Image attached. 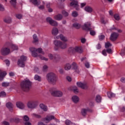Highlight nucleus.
I'll return each instance as SVG.
<instances>
[{
    "label": "nucleus",
    "instance_id": "34",
    "mask_svg": "<svg viewBox=\"0 0 125 125\" xmlns=\"http://www.w3.org/2000/svg\"><path fill=\"white\" fill-rule=\"evenodd\" d=\"M107 96L109 98H112V97H115V96H116V95L114 93L108 92H107Z\"/></svg>",
    "mask_w": 125,
    "mask_h": 125
},
{
    "label": "nucleus",
    "instance_id": "56",
    "mask_svg": "<svg viewBox=\"0 0 125 125\" xmlns=\"http://www.w3.org/2000/svg\"><path fill=\"white\" fill-rule=\"evenodd\" d=\"M85 67H86V68H89V67H90V65L89 64V62H86L85 63Z\"/></svg>",
    "mask_w": 125,
    "mask_h": 125
},
{
    "label": "nucleus",
    "instance_id": "23",
    "mask_svg": "<svg viewBox=\"0 0 125 125\" xmlns=\"http://www.w3.org/2000/svg\"><path fill=\"white\" fill-rule=\"evenodd\" d=\"M59 33V31H58V28L56 27L53 28L52 30V34L53 35V36H57Z\"/></svg>",
    "mask_w": 125,
    "mask_h": 125
},
{
    "label": "nucleus",
    "instance_id": "8",
    "mask_svg": "<svg viewBox=\"0 0 125 125\" xmlns=\"http://www.w3.org/2000/svg\"><path fill=\"white\" fill-rule=\"evenodd\" d=\"M90 26V23L89 22H86L83 26V30L90 31V35H91V36H94L96 33L94 30H91V28L89 27Z\"/></svg>",
    "mask_w": 125,
    "mask_h": 125
},
{
    "label": "nucleus",
    "instance_id": "25",
    "mask_svg": "<svg viewBox=\"0 0 125 125\" xmlns=\"http://www.w3.org/2000/svg\"><path fill=\"white\" fill-rule=\"evenodd\" d=\"M84 10L86 12H88V13H91L93 11L92 8L89 6H87L84 8Z\"/></svg>",
    "mask_w": 125,
    "mask_h": 125
},
{
    "label": "nucleus",
    "instance_id": "11",
    "mask_svg": "<svg viewBox=\"0 0 125 125\" xmlns=\"http://www.w3.org/2000/svg\"><path fill=\"white\" fill-rule=\"evenodd\" d=\"M76 84L78 87H80L82 89H87L88 86L85 82H78Z\"/></svg>",
    "mask_w": 125,
    "mask_h": 125
},
{
    "label": "nucleus",
    "instance_id": "48",
    "mask_svg": "<svg viewBox=\"0 0 125 125\" xmlns=\"http://www.w3.org/2000/svg\"><path fill=\"white\" fill-rule=\"evenodd\" d=\"M48 69V66L46 65H44L42 67V71L43 72H46V70Z\"/></svg>",
    "mask_w": 125,
    "mask_h": 125
},
{
    "label": "nucleus",
    "instance_id": "18",
    "mask_svg": "<svg viewBox=\"0 0 125 125\" xmlns=\"http://www.w3.org/2000/svg\"><path fill=\"white\" fill-rule=\"evenodd\" d=\"M54 19L57 20V21H61L63 19V15L61 14H58L54 16Z\"/></svg>",
    "mask_w": 125,
    "mask_h": 125
},
{
    "label": "nucleus",
    "instance_id": "41",
    "mask_svg": "<svg viewBox=\"0 0 125 125\" xmlns=\"http://www.w3.org/2000/svg\"><path fill=\"white\" fill-rule=\"evenodd\" d=\"M17 0H11L10 3L13 6H15L16 5V1Z\"/></svg>",
    "mask_w": 125,
    "mask_h": 125
},
{
    "label": "nucleus",
    "instance_id": "13",
    "mask_svg": "<svg viewBox=\"0 0 125 125\" xmlns=\"http://www.w3.org/2000/svg\"><path fill=\"white\" fill-rule=\"evenodd\" d=\"M55 119V117L53 115H49L47 116L44 119V122L46 124L49 123L50 121H52V120H54Z\"/></svg>",
    "mask_w": 125,
    "mask_h": 125
},
{
    "label": "nucleus",
    "instance_id": "22",
    "mask_svg": "<svg viewBox=\"0 0 125 125\" xmlns=\"http://www.w3.org/2000/svg\"><path fill=\"white\" fill-rule=\"evenodd\" d=\"M5 76H6V72H2L1 70H0V81H3Z\"/></svg>",
    "mask_w": 125,
    "mask_h": 125
},
{
    "label": "nucleus",
    "instance_id": "39",
    "mask_svg": "<svg viewBox=\"0 0 125 125\" xmlns=\"http://www.w3.org/2000/svg\"><path fill=\"white\" fill-rule=\"evenodd\" d=\"M10 83L9 82H3L2 83V86L4 87H6L7 86H9Z\"/></svg>",
    "mask_w": 125,
    "mask_h": 125
},
{
    "label": "nucleus",
    "instance_id": "49",
    "mask_svg": "<svg viewBox=\"0 0 125 125\" xmlns=\"http://www.w3.org/2000/svg\"><path fill=\"white\" fill-rule=\"evenodd\" d=\"M19 121H20V119H19L18 118H16L15 119H11L10 120V122H16V123H18Z\"/></svg>",
    "mask_w": 125,
    "mask_h": 125
},
{
    "label": "nucleus",
    "instance_id": "5",
    "mask_svg": "<svg viewBox=\"0 0 125 125\" xmlns=\"http://www.w3.org/2000/svg\"><path fill=\"white\" fill-rule=\"evenodd\" d=\"M50 92L51 95L55 97H62L63 96V92L55 88L51 89Z\"/></svg>",
    "mask_w": 125,
    "mask_h": 125
},
{
    "label": "nucleus",
    "instance_id": "33",
    "mask_svg": "<svg viewBox=\"0 0 125 125\" xmlns=\"http://www.w3.org/2000/svg\"><path fill=\"white\" fill-rule=\"evenodd\" d=\"M50 24H51V26H54L55 27H56V26H58V23L57 22V21L53 20L52 21V22H51V23H50Z\"/></svg>",
    "mask_w": 125,
    "mask_h": 125
},
{
    "label": "nucleus",
    "instance_id": "35",
    "mask_svg": "<svg viewBox=\"0 0 125 125\" xmlns=\"http://www.w3.org/2000/svg\"><path fill=\"white\" fill-rule=\"evenodd\" d=\"M101 100H102L101 96H100V95H97L96 97V102H97L98 103H100V102H101Z\"/></svg>",
    "mask_w": 125,
    "mask_h": 125
},
{
    "label": "nucleus",
    "instance_id": "38",
    "mask_svg": "<svg viewBox=\"0 0 125 125\" xmlns=\"http://www.w3.org/2000/svg\"><path fill=\"white\" fill-rule=\"evenodd\" d=\"M34 79L35 80V81H38V82H41V77L38 75H36L35 76Z\"/></svg>",
    "mask_w": 125,
    "mask_h": 125
},
{
    "label": "nucleus",
    "instance_id": "60",
    "mask_svg": "<svg viewBox=\"0 0 125 125\" xmlns=\"http://www.w3.org/2000/svg\"><path fill=\"white\" fill-rule=\"evenodd\" d=\"M2 124L4 125H9V123L7 121H3Z\"/></svg>",
    "mask_w": 125,
    "mask_h": 125
},
{
    "label": "nucleus",
    "instance_id": "15",
    "mask_svg": "<svg viewBox=\"0 0 125 125\" xmlns=\"http://www.w3.org/2000/svg\"><path fill=\"white\" fill-rule=\"evenodd\" d=\"M118 37H119V34L114 32L111 34L110 40L112 41H116L118 39Z\"/></svg>",
    "mask_w": 125,
    "mask_h": 125
},
{
    "label": "nucleus",
    "instance_id": "58",
    "mask_svg": "<svg viewBox=\"0 0 125 125\" xmlns=\"http://www.w3.org/2000/svg\"><path fill=\"white\" fill-rule=\"evenodd\" d=\"M5 63H6V66L8 67L9 66V65H10V62L9 61H8V60H6L5 61Z\"/></svg>",
    "mask_w": 125,
    "mask_h": 125
},
{
    "label": "nucleus",
    "instance_id": "30",
    "mask_svg": "<svg viewBox=\"0 0 125 125\" xmlns=\"http://www.w3.org/2000/svg\"><path fill=\"white\" fill-rule=\"evenodd\" d=\"M33 43L38 42H39V38H38V36L37 35L34 34L33 36Z\"/></svg>",
    "mask_w": 125,
    "mask_h": 125
},
{
    "label": "nucleus",
    "instance_id": "9",
    "mask_svg": "<svg viewBox=\"0 0 125 125\" xmlns=\"http://www.w3.org/2000/svg\"><path fill=\"white\" fill-rule=\"evenodd\" d=\"M27 60V58L24 56H21L20 59L18 61V65L20 67H25V62Z\"/></svg>",
    "mask_w": 125,
    "mask_h": 125
},
{
    "label": "nucleus",
    "instance_id": "44",
    "mask_svg": "<svg viewBox=\"0 0 125 125\" xmlns=\"http://www.w3.org/2000/svg\"><path fill=\"white\" fill-rule=\"evenodd\" d=\"M73 91L74 92V93H78V92H79V88H77V86H74L73 87Z\"/></svg>",
    "mask_w": 125,
    "mask_h": 125
},
{
    "label": "nucleus",
    "instance_id": "14",
    "mask_svg": "<svg viewBox=\"0 0 125 125\" xmlns=\"http://www.w3.org/2000/svg\"><path fill=\"white\" fill-rule=\"evenodd\" d=\"M71 68L74 70L76 73H80V70H79V68L78 67V65L75 62H73L71 64Z\"/></svg>",
    "mask_w": 125,
    "mask_h": 125
},
{
    "label": "nucleus",
    "instance_id": "40",
    "mask_svg": "<svg viewBox=\"0 0 125 125\" xmlns=\"http://www.w3.org/2000/svg\"><path fill=\"white\" fill-rule=\"evenodd\" d=\"M23 121L24 122H28V121H29L30 120V118H29V116H27V115H24L23 118H22Z\"/></svg>",
    "mask_w": 125,
    "mask_h": 125
},
{
    "label": "nucleus",
    "instance_id": "10",
    "mask_svg": "<svg viewBox=\"0 0 125 125\" xmlns=\"http://www.w3.org/2000/svg\"><path fill=\"white\" fill-rule=\"evenodd\" d=\"M37 104H38V101L32 100L27 103V106L28 108H29L30 109H34L37 107Z\"/></svg>",
    "mask_w": 125,
    "mask_h": 125
},
{
    "label": "nucleus",
    "instance_id": "59",
    "mask_svg": "<svg viewBox=\"0 0 125 125\" xmlns=\"http://www.w3.org/2000/svg\"><path fill=\"white\" fill-rule=\"evenodd\" d=\"M104 38H105V36H104V35L99 36V39L100 41H102Z\"/></svg>",
    "mask_w": 125,
    "mask_h": 125
},
{
    "label": "nucleus",
    "instance_id": "17",
    "mask_svg": "<svg viewBox=\"0 0 125 125\" xmlns=\"http://www.w3.org/2000/svg\"><path fill=\"white\" fill-rule=\"evenodd\" d=\"M17 107L21 110L25 108V104L22 102H18L16 103Z\"/></svg>",
    "mask_w": 125,
    "mask_h": 125
},
{
    "label": "nucleus",
    "instance_id": "50",
    "mask_svg": "<svg viewBox=\"0 0 125 125\" xmlns=\"http://www.w3.org/2000/svg\"><path fill=\"white\" fill-rule=\"evenodd\" d=\"M78 15V12H77L76 11H73L72 13V16H73V17H77Z\"/></svg>",
    "mask_w": 125,
    "mask_h": 125
},
{
    "label": "nucleus",
    "instance_id": "62",
    "mask_svg": "<svg viewBox=\"0 0 125 125\" xmlns=\"http://www.w3.org/2000/svg\"><path fill=\"white\" fill-rule=\"evenodd\" d=\"M66 80H67L68 82H71V81H72V78H71V77H70V76H67V77H66Z\"/></svg>",
    "mask_w": 125,
    "mask_h": 125
},
{
    "label": "nucleus",
    "instance_id": "12",
    "mask_svg": "<svg viewBox=\"0 0 125 125\" xmlns=\"http://www.w3.org/2000/svg\"><path fill=\"white\" fill-rule=\"evenodd\" d=\"M72 2L70 3V6L76 8V10H79V3L76 0H70Z\"/></svg>",
    "mask_w": 125,
    "mask_h": 125
},
{
    "label": "nucleus",
    "instance_id": "37",
    "mask_svg": "<svg viewBox=\"0 0 125 125\" xmlns=\"http://www.w3.org/2000/svg\"><path fill=\"white\" fill-rule=\"evenodd\" d=\"M32 117H33L34 118H37V119H40L42 118V116L41 115L37 114L36 113H32L31 114Z\"/></svg>",
    "mask_w": 125,
    "mask_h": 125
},
{
    "label": "nucleus",
    "instance_id": "42",
    "mask_svg": "<svg viewBox=\"0 0 125 125\" xmlns=\"http://www.w3.org/2000/svg\"><path fill=\"white\" fill-rule=\"evenodd\" d=\"M6 96V93L4 91L0 92V97H5Z\"/></svg>",
    "mask_w": 125,
    "mask_h": 125
},
{
    "label": "nucleus",
    "instance_id": "52",
    "mask_svg": "<svg viewBox=\"0 0 125 125\" xmlns=\"http://www.w3.org/2000/svg\"><path fill=\"white\" fill-rule=\"evenodd\" d=\"M16 17L17 19H21L23 16L20 14H18L16 15Z\"/></svg>",
    "mask_w": 125,
    "mask_h": 125
},
{
    "label": "nucleus",
    "instance_id": "63",
    "mask_svg": "<svg viewBox=\"0 0 125 125\" xmlns=\"http://www.w3.org/2000/svg\"><path fill=\"white\" fill-rule=\"evenodd\" d=\"M25 125H32V123H31L30 122H27L24 123Z\"/></svg>",
    "mask_w": 125,
    "mask_h": 125
},
{
    "label": "nucleus",
    "instance_id": "7",
    "mask_svg": "<svg viewBox=\"0 0 125 125\" xmlns=\"http://www.w3.org/2000/svg\"><path fill=\"white\" fill-rule=\"evenodd\" d=\"M68 52L69 53H74V52L82 53L83 52V48L82 47H79L78 46L75 47H70L68 48Z\"/></svg>",
    "mask_w": 125,
    "mask_h": 125
},
{
    "label": "nucleus",
    "instance_id": "19",
    "mask_svg": "<svg viewBox=\"0 0 125 125\" xmlns=\"http://www.w3.org/2000/svg\"><path fill=\"white\" fill-rule=\"evenodd\" d=\"M7 45H8L12 50H17L18 49V46L14 44L8 43Z\"/></svg>",
    "mask_w": 125,
    "mask_h": 125
},
{
    "label": "nucleus",
    "instance_id": "27",
    "mask_svg": "<svg viewBox=\"0 0 125 125\" xmlns=\"http://www.w3.org/2000/svg\"><path fill=\"white\" fill-rule=\"evenodd\" d=\"M60 40L62 42H66L68 41V38H67V37L64 36L62 34L60 35Z\"/></svg>",
    "mask_w": 125,
    "mask_h": 125
},
{
    "label": "nucleus",
    "instance_id": "55",
    "mask_svg": "<svg viewBox=\"0 0 125 125\" xmlns=\"http://www.w3.org/2000/svg\"><path fill=\"white\" fill-rule=\"evenodd\" d=\"M106 52L109 54H111L113 53V51L111 49L108 48L106 50Z\"/></svg>",
    "mask_w": 125,
    "mask_h": 125
},
{
    "label": "nucleus",
    "instance_id": "29",
    "mask_svg": "<svg viewBox=\"0 0 125 125\" xmlns=\"http://www.w3.org/2000/svg\"><path fill=\"white\" fill-rule=\"evenodd\" d=\"M73 26L74 27L75 29H80L82 27V25L78 22H75L73 24Z\"/></svg>",
    "mask_w": 125,
    "mask_h": 125
},
{
    "label": "nucleus",
    "instance_id": "16",
    "mask_svg": "<svg viewBox=\"0 0 125 125\" xmlns=\"http://www.w3.org/2000/svg\"><path fill=\"white\" fill-rule=\"evenodd\" d=\"M48 57L49 59L52 60V59H60V56L57 54H54V55L51 54H49Z\"/></svg>",
    "mask_w": 125,
    "mask_h": 125
},
{
    "label": "nucleus",
    "instance_id": "20",
    "mask_svg": "<svg viewBox=\"0 0 125 125\" xmlns=\"http://www.w3.org/2000/svg\"><path fill=\"white\" fill-rule=\"evenodd\" d=\"M73 102L74 103H75V104H77V103H79V102L80 101V98L78 97V96H73L71 98Z\"/></svg>",
    "mask_w": 125,
    "mask_h": 125
},
{
    "label": "nucleus",
    "instance_id": "32",
    "mask_svg": "<svg viewBox=\"0 0 125 125\" xmlns=\"http://www.w3.org/2000/svg\"><path fill=\"white\" fill-rule=\"evenodd\" d=\"M12 19L10 17H7L4 19V22L5 23H11Z\"/></svg>",
    "mask_w": 125,
    "mask_h": 125
},
{
    "label": "nucleus",
    "instance_id": "51",
    "mask_svg": "<svg viewBox=\"0 0 125 125\" xmlns=\"http://www.w3.org/2000/svg\"><path fill=\"white\" fill-rule=\"evenodd\" d=\"M101 22L103 23V24H106V23H108V20H105V19H101Z\"/></svg>",
    "mask_w": 125,
    "mask_h": 125
},
{
    "label": "nucleus",
    "instance_id": "31",
    "mask_svg": "<svg viewBox=\"0 0 125 125\" xmlns=\"http://www.w3.org/2000/svg\"><path fill=\"white\" fill-rule=\"evenodd\" d=\"M6 106L7 108H8L9 110H11L12 109V107H13V104H11V103H7L6 104Z\"/></svg>",
    "mask_w": 125,
    "mask_h": 125
},
{
    "label": "nucleus",
    "instance_id": "45",
    "mask_svg": "<svg viewBox=\"0 0 125 125\" xmlns=\"http://www.w3.org/2000/svg\"><path fill=\"white\" fill-rule=\"evenodd\" d=\"M46 21L48 22V23H49V24H51V22L53 20L50 17H48L46 18Z\"/></svg>",
    "mask_w": 125,
    "mask_h": 125
},
{
    "label": "nucleus",
    "instance_id": "21",
    "mask_svg": "<svg viewBox=\"0 0 125 125\" xmlns=\"http://www.w3.org/2000/svg\"><path fill=\"white\" fill-rule=\"evenodd\" d=\"M30 2H31L34 5L39 6L41 4V1L38 0H29Z\"/></svg>",
    "mask_w": 125,
    "mask_h": 125
},
{
    "label": "nucleus",
    "instance_id": "46",
    "mask_svg": "<svg viewBox=\"0 0 125 125\" xmlns=\"http://www.w3.org/2000/svg\"><path fill=\"white\" fill-rule=\"evenodd\" d=\"M114 18L115 19V20H117V21H119L120 20V16L118 15V14H116L114 15Z\"/></svg>",
    "mask_w": 125,
    "mask_h": 125
},
{
    "label": "nucleus",
    "instance_id": "53",
    "mask_svg": "<svg viewBox=\"0 0 125 125\" xmlns=\"http://www.w3.org/2000/svg\"><path fill=\"white\" fill-rule=\"evenodd\" d=\"M62 14H63V15H64V16H65V17L68 16V15H69V13L66 12V11H62Z\"/></svg>",
    "mask_w": 125,
    "mask_h": 125
},
{
    "label": "nucleus",
    "instance_id": "2",
    "mask_svg": "<svg viewBox=\"0 0 125 125\" xmlns=\"http://www.w3.org/2000/svg\"><path fill=\"white\" fill-rule=\"evenodd\" d=\"M54 44L55 45L54 49L55 50H58L59 48H61V49H65V48L67 47V43L62 42V41L59 40L54 41Z\"/></svg>",
    "mask_w": 125,
    "mask_h": 125
},
{
    "label": "nucleus",
    "instance_id": "54",
    "mask_svg": "<svg viewBox=\"0 0 125 125\" xmlns=\"http://www.w3.org/2000/svg\"><path fill=\"white\" fill-rule=\"evenodd\" d=\"M111 31H113V30H117V31L118 32V33H121L122 30H120V29H118L117 28H116V27H112L110 28Z\"/></svg>",
    "mask_w": 125,
    "mask_h": 125
},
{
    "label": "nucleus",
    "instance_id": "64",
    "mask_svg": "<svg viewBox=\"0 0 125 125\" xmlns=\"http://www.w3.org/2000/svg\"><path fill=\"white\" fill-rule=\"evenodd\" d=\"M121 82L122 83H125V78L122 77V78L121 79Z\"/></svg>",
    "mask_w": 125,
    "mask_h": 125
},
{
    "label": "nucleus",
    "instance_id": "1",
    "mask_svg": "<svg viewBox=\"0 0 125 125\" xmlns=\"http://www.w3.org/2000/svg\"><path fill=\"white\" fill-rule=\"evenodd\" d=\"M30 51L31 52L32 56L33 57H39L41 60H44V61H48V59L42 56V55H39L36 52H39V53H42L43 55H44V52L42 51V48H39L38 49L34 47H31L29 48Z\"/></svg>",
    "mask_w": 125,
    "mask_h": 125
},
{
    "label": "nucleus",
    "instance_id": "47",
    "mask_svg": "<svg viewBox=\"0 0 125 125\" xmlns=\"http://www.w3.org/2000/svg\"><path fill=\"white\" fill-rule=\"evenodd\" d=\"M4 10H5L4 6H3V5H2V4L0 3V11H4Z\"/></svg>",
    "mask_w": 125,
    "mask_h": 125
},
{
    "label": "nucleus",
    "instance_id": "4",
    "mask_svg": "<svg viewBox=\"0 0 125 125\" xmlns=\"http://www.w3.org/2000/svg\"><path fill=\"white\" fill-rule=\"evenodd\" d=\"M31 83L29 79L24 80L21 84V87L24 91H28L31 88Z\"/></svg>",
    "mask_w": 125,
    "mask_h": 125
},
{
    "label": "nucleus",
    "instance_id": "24",
    "mask_svg": "<svg viewBox=\"0 0 125 125\" xmlns=\"http://www.w3.org/2000/svg\"><path fill=\"white\" fill-rule=\"evenodd\" d=\"M72 68L71 64L67 63L64 65V69L66 71H69V70H71Z\"/></svg>",
    "mask_w": 125,
    "mask_h": 125
},
{
    "label": "nucleus",
    "instance_id": "57",
    "mask_svg": "<svg viewBox=\"0 0 125 125\" xmlns=\"http://www.w3.org/2000/svg\"><path fill=\"white\" fill-rule=\"evenodd\" d=\"M102 54L104 56H107V51L106 50H103L102 51Z\"/></svg>",
    "mask_w": 125,
    "mask_h": 125
},
{
    "label": "nucleus",
    "instance_id": "43",
    "mask_svg": "<svg viewBox=\"0 0 125 125\" xmlns=\"http://www.w3.org/2000/svg\"><path fill=\"white\" fill-rule=\"evenodd\" d=\"M110 46H112V44L110 43V42H107L105 44V48H108Z\"/></svg>",
    "mask_w": 125,
    "mask_h": 125
},
{
    "label": "nucleus",
    "instance_id": "36",
    "mask_svg": "<svg viewBox=\"0 0 125 125\" xmlns=\"http://www.w3.org/2000/svg\"><path fill=\"white\" fill-rule=\"evenodd\" d=\"M44 4H45V2L44 1H42V5H41L40 6H37L38 7V8L39 9H41V10H42V9H44Z\"/></svg>",
    "mask_w": 125,
    "mask_h": 125
},
{
    "label": "nucleus",
    "instance_id": "6",
    "mask_svg": "<svg viewBox=\"0 0 125 125\" xmlns=\"http://www.w3.org/2000/svg\"><path fill=\"white\" fill-rule=\"evenodd\" d=\"M7 44H8V43H6L5 46L2 47L0 49V54H1V55H3V56L8 55V54L10 53V49L8 48V47L9 46L7 45Z\"/></svg>",
    "mask_w": 125,
    "mask_h": 125
},
{
    "label": "nucleus",
    "instance_id": "28",
    "mask_svg": "<svg viewBox=\"0 0 125 125\" xmlns=\"http://www.w3.org/2000/svg\"><path fill=\"white\" fill-rule=\"evenodd\" d=\"M87 111H88V108H83L81 110V114L83 117L86 115V113H87Z\"/></svg>",
    "mask_w": 125,
    "mask_h": 125
},
{
    "label": "nucleus",
    "instance_id": "61",
    "mask_svg": "<svg viewBox=\"0 0 125 125\" xmlns=\"http://www.w3.org/2000/svg\"><path fill=\"white\" fill-rule=\"evenodd\" d=\"M101 47H102L101 44L99 43L96 46L97 49H100Z\"/></svg>",
    "mask_w": 125,
    "mask_h": 125
},
{
    "label": "nucleus",
    "instance_id": "26",
    "mask_svg": "<svg viewBox=\"0 0 125 125\" xmlns=\"http://www.w3.org/2000/svg\"><path fill=\"white\" fill-rule=\"evenodd\" d=\"M40 107L41 109H42V110H43V111H44V112H46V111H47L48 110L47 106H45V105L43 104H41L40 105Z\"/></svg>",
    "mask_w": 125,
    "mask_h": 125
},
{
    "label": "nucleus",
    "instance_id": "3",
    "mask_svg": "<svg viewBox=\"0 0 125 125\" xmlns=\"http://www.w3.org/2000/svg\"><path fill=\"white\" fill-rule=\"evenodd\" d=\"M46 78L48 82L50 83H55L57 82V76L53 72H50L47 74Z\"/></svg>",
    "mask_w": 125,
    "mask_h": 125
}]
</instances>
